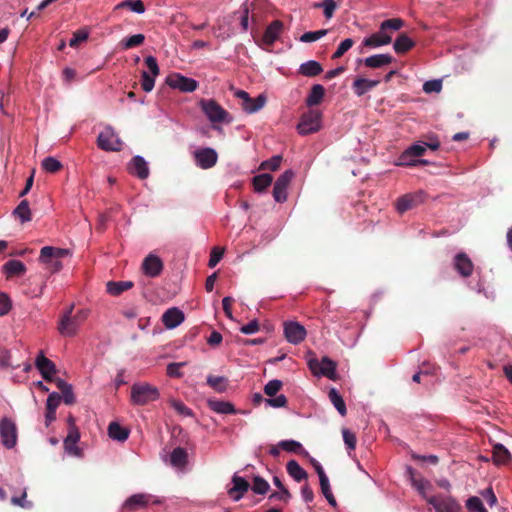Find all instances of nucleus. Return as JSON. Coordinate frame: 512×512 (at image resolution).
Listing matches in <instances>:
<instances>
[{"label":"nucleus","mask_w":512,"mask_h":512,"mask_svg":"<svg viewBox=\"0 0 512 512\" xmlns=\"http://www.w3.org/2000/svg\"><path fill=\"white\" fill-rule=\"evenodd\" d=\"M70 256L68 249L45 246L40 250L38 262L50 273L59 272L63 268V260Z\"/></svg>","instance_id":"obj_1"},{"label":"nucleus","mask_w":512,"mask_h":512,"mask_svg":"<svg viewBox=\"0 0 512 512\" xmlns=\"http://www.w3.org/2000/svg\"><path fill=\"white\" fill-rule=\"evenodd\" d=\"M74 305H71L60 317L58 331L64 337L74 336L80 325L88 318L89 311L78 310L73 314Z\"/></svg>","instance_id":"obj_2"},{"label":"nucleus","mask_w":512,"mask_h":512,"mask_svg":"<svg viewBox=\"0 0 512 512\" xmlns=\"http://www.w3.org/2000/svg\"><path fill=\"white\" fill-rule=\"evenodd\" d=\"M159 397V389L147 382L134 383L131 387L130 402L132 405H148L157 401Z\"/></svg>","instance_id":"obj_3"},{"label":"nucleus","mask_w":512,"mask_h":512,"mask_svg":"<svg viewBox=\"0 0 512 512\" xmlns=\"http://www.w3.org/2000/svg\"><path fill=\"white\" fill-rule=\"evenodd\" d=\"M199 106L211 123H230L232 117L214 99H201Z\"/></svg>","instance_id":"obj_4"},{"label":"nucleus","mask_w":512,"mask_h":512,"mask_svg":"<svg viewBox=\"0 0 512 512\" xmlns=\"http://www.w3.org/2000/svg\"><path fill=\"white\" fill-rule=\"evenodd\" d=\"M321 117V112L314 109L304 113L297 126L299 134L308 135L317 132L321 128Z\"/></svg>","instance_id":"obj_5"},{"label":"nucleus","mask_w":512,"mask_h":512,"mask_svg":"<svg viewBox=\"0 0 512 512\" xmlns=\"http://www.w3.org/2000/svg\"><path fill=\"white\" fill-rule=\"evenodd\" d=\"M308 366L314 375L325 376L331 380L336 379V362L327 356L322 357L321 361L316 358L310 359Z\"/></svg>","instance_id":"obj_6"},{"label":"nucleus","mask_w":512,"mask_h":512,"mask_svg":"<svg viewBox=\"0 0 512 512\" xmlns=\"http://www.w3.org/2000/svg\"><path fill=\"white\" fill-rule=\"evenodd\" d=\"M34 367L40 372L46 382H55L58 379L56 377L57 368L53 361L48 359L42 350H40L34 359Z\"/></svg>","instance_id":"obj_7"},{"label":"nucleus","mask_w":512,"mask_h":512,"mask_svg":"<svg viewBox=\"0 0 512 512\" xmlns=\"http://www.w3.org/2000/svg\"><path fill=\"white\" fill-rule=\"evenodd\" d=\"M97 145L105 151H120L122 141L112 127L108 126L101 131L97 138Z\"/></svg>","instance_id":"obj_8"},{"label":"nucleus","mask_w":512,"mask_h":512,"mask_svg":"<svg viewBox=\"0 0 512 512\" xmlns=\"http://www.w3.org/2000/svg\"><path fill=\"white\" fill-rule=\"evenodd\" d=\"M426 501L434 507L436 512H462L460 504L451 496L442 494L429 496Z\"/></svg>","instance_id":"obj_9"},{"label":"nucleus","mask_w":512,"mask_h":512,"mask_svg":"<svg viewBox=\"0 0 512 512\" xmlns=\"http://www.w3.org/2000/svg\"><path fill=\"white\" fill-rule=\"evenodd\" d=\"M9 489L12 493L11 503L14 506H19L22 508L29 506V502L26 500L28 488L24 485L22 475L15 476L14 483L9 485Z\"/></svg>","instance_id":"obj_10"},{"label":"nucleus","mask_w":512,"mask_h":512,"mask_svg":"<svg viewBox=\"0 0 512 512\" xmlns=\"http://www.w3.org/2000/svg\"><path fill=\"white\" fill-rule=\"evenodd\" d=\"M424 199L425 193L423 191L408 193L399 197L396 200L395 208L400 214H403L406 211L417 207L420 203L424 201Z\"/></svg>","instance_id":"obj_11"},{"label":"nucleus","mask_w":512,"mask_h":512,"mask_svg":"<svg viewBox=\"0 0 512 512\" xmlns=\"http://www.w3.org/2000/svg\"><path fill=\"white\" fill-rule=\"evenodd\" d=\"M294 177L292 170H286L276 180L273 187V197L276 202L283 203L287 200V188Z\"/></svg>","instance_id":"obj_12"},{"label":"nucleus","mask_w":512,"mask_h":512,"mask_svg":"<svg viewBox=\"0 0 512 512\" xmlns=\"http://www.w3.org/2000/svg\"><path fill=\"white\" fill-rule=\"evenodd\" d=\"M0 437L1 443L7 449H11L16 445L17 432L13 421L8 418H3L0 421Z\"/></svg>","instance_id":"obj_13"},{"label":"nucleus","mask_w":512,"mask_h":512,"mask_svg":"<svg viewBox=\"0 0 512 512\" xmlns=\"http://www.w3.org/2000/svg\"><path fill=\"white\" fill-rule=\"evenodd\" d=\"M166 83L171 88L178 89L181 92H193L198 87V82L196 80L185 77L179 73L167 77Z\"/></svg>","instance_id":"obj_14"},{"label":"nucleus","mask_w":512,"mask_h":512,"mask_svg":"<svg viewBox=\"0 0 512 512\" xmlns=\"http://www.w3.org/2000/svg\"><path fill=\"white\" fill-rule=\"evenodd\" d=\"M284 335L286 340L291 344H299L306 337V329L298 322H285Z\"/></svg>","instance_id":"obj_15"},{"label":"nucleus","mask_w":512,"mask_h":512,"mask_svg":"<svg viewBox=\"0 0 512 512\" xmlns=\"http://www.w3.org/2000/svg\"><path fill=\"white\" fill-rule=\"evenodd\" d=\"M194 158L197 166L209 169L217 163L218 155L212 148H202L195 151Z\"/></svg>","instance_id":"obj_16"},{"label":"nucleus","mask_w":512,"mask_h":512,"mask_svg":"<svg viewBox=\"0 0 512 512\" xmlns=\"http://www.w3.org/2000/svg\"><path fill=\"white\" fill-rule=\"evenodd\" d=\"M163 267L162 260L154 254L146 256L141 266L143 273L152 278L159 276L163 271Z\"/></svg>","instance_id":"obj_17"},{"label":"nucleus","mask_w":512,"mask_h":512,"mask_svg":"<svg viewBox=\"0 0 512 512\" xmlns=\"http://www.w3.org/2000/svg\"><path fill=\"white\" fill-rule=\"evenodd\" d=\"M426 148L424 144H413L408 147L399 157L398 165L401 166H414L417 164L416 161L413 160L414 157H419L424 154Z\"/></svg>","instance_id":"obj_18"},{"label":"nucleus","mask_w":512,"mask_h":512,"mask_svg":"<svg viewBox=\"0 0 512 512\" xmlns=\"http://www.w3.org/2000/svg\"><path fill=\"white\" fill-rule=\"evenodd\" d=\"M152 496L149 494H134L130 496L122 506V512H134L137 509L145 508L151 501Z\"/></svg>","instance_id":"obj_19"},{"label":"nucleus","mask_w":512,"mask_h":512,"mask_svg":"<svg viewBox=\"0 0 512 512\" xmlns=\"http://www.w3.org/2000/svg\"><path fill=\"white\" fill-rule=\"evenodd\" d=\"M283 28L284 24L282 21H272L264 31L262 42L267 46L273 45L275 41L279 38L280 34L282 33Z\"/></svg>","instance_id":"obj_20"},{"label":"nucleus","mask_w":512,"mask_h":512,"mask_svg":"<svg viewBox=\"0 0 512 512\" xmlns=\"http://www.w3.org/2000/svg\"><path fill=\"white\" fill-rule=\"evenodd\" d=\"M80 440V431L78 428L69 429L67 436L64 439V448L66 452L70 455L80 456L81 450L77 446L78 441Z\"/></svg>","instance_id":"obj_21"},{"label":"nucleus","mask_w":512,"mask_h":512,"mask_svg":"<svg viewBox=\"0 0 512 512\" xmlns=\"http://www.w3.org/2000/svg\"><path fill=\"white\" fill-rule=\"evenodd\" d=\"M184 321V314L176 307L169 308L162 315V322L166 328L172 329Z\"/></svg>","instance_id":"obj_22"},{"label":"nucleus","mask_w":512,"mask_h":512,"mask_svg":"<svg viewBox=\"0 0 512 512\" xmlns=\"http://www.w3.org/2000/svg\"><path fill=\"white\" fill-rule=\"evenodd\" d=\"M232 483L233 487L229 489L228 494L234 501H239L248 491L250 485L243 477L238 475L233 476Z\"/></svg>","instance_id":"obj_23"},{"label":"nucleus","mask_w":512,"mask_h":512,"mask_svg":"<svg viewBox=\"0 0 512 512\" xmlns=\"http://www.w3.org/2000/svg\"><path fill=\"white\" fill-rule=\"evenodd\" d=\"M129 172L140 179L149 176V168L145 159L141 156H134L129 164Z\"/></svg>","instance_id":"obj_24"},{"label":"nucleus","mask_w":512,"mask_h":512,"mask_svg":"<svg viewBox=\"0 0 512 512\" xmlns=\"http://www.w3.org/2000/svg\"><path fill=\"white\" fill-rule=\"evenodd\" d=\"M454 267L463 277H469L473 272V263L465 253L455 256Z\"/></svg>","instance_id":"obj_25"},{"label":"nucleus","mask_w":512,"mask_h":512,"mask_svg":"<svg viewBox=\"0 0 512 512\" xmlns=\"http://www.w3.org/2000/svg\"><path fill=\"white\" fill-rule=\"evenodd\" d=\"M379 80H369L366 78H356L352 84V89L355 95L358 97L363 96L368 91L372 90L373 88L377 87L379 85Z\"/></svg>","instance_id":"obj_26"},{"label":"nucleus","mask_w":512,"mask_h":512,"mask_svg":"<svg viewBox=\"0 0 512 512\" xmlns=\"http://www.w3.org/2000/svg\"><path fill=\"white\" fill-rule=\"evenodd\" d=\"M394 61V58L389 54H376L369 56L363 60V63L368 68H381L389 65Z\"/></svg>","instance_id":"obj_27"},{"label":"nucleus","mask_w":512,"mask_h":512,"mask_svg":"<svg viewBox=\"0 0 512 512\" xmlns=\"http://www.w3.org/2000/svg\"><path fill=\"white\" fill-rule=\"evenodd\" d=\"M392 38L390 35L383 31L372 34L363 41L365 47L375 48L391 43Z\"/></svg>","instance_id":"obj_28"},{"label":"nucleus","mask_w":512,"mask_h":512,"mask_svg":"<svg viewBox=\"0 0 512 512\" xmlns=\"http://www.w3.org/2000/svg\"><path fill=\"white\" fill-rule=\"evenodd\" d=\"M492 458L496 465H506L511 461V454L504 445L498 443L493 446Z\"/></svg>","instance_id":"obj_29"},{"label":"nucleus","mask_w":512,"mask_h":512,"mask_svg":"<svg viewBox=\"0 0 512 512\" xmlns=\"http://www.w3.org/2000/svg\"><path fill=\"white\" fill-rule=\"evenodd\" d=\"M323 68L321 64L315 60H309L305 63H302L299 67L298 72L306 77H315L321 74Z\"/></svg>","instance_id":"obj_30"},{"label":"nucleus","mask_w":512,"mask_h":512,"mask_svg":"<svg viewBox=\"0 0 512 512\" xmlns=\"http://www.w3.org/2000/svg\"><path fill=\"white\" fill-rule=\"evenodd\" d=\"M415 46V42L405 33L398 35L394 41L393 48L397 54H404Z\"/></svg>","instance_id":"obj_31"},{"label":"nucleus","mask_w":512,"mask_h":512,"mask_svg":"<svg viewBox=\"0 0 512 512\" xmlns=\"http://www.w3.org/2000/svg\"><path fill=\"white\" fill-rule=\"evenodd\" d=\"M287 473L296 481L301 482L308 478L307 472L296 460H290L286 465Z\"/></svg>","instance_id":"obj_32"},{"label":"nucleus","mask_w":512,"mask_h":512,"mask_svg":"<svg viewBox=\"0 0 512 512\" xmlns=\"http://www.w3.org/2000/svg\"><path fill=\"white\" fill-rule=\"evenodd\" d=\"M132 281H109L106 283V291L112 296H119L124 291L133 287Z\"/></svg>","instance_id":"obj_33"},{"label":"nucleus","mask_w":512,"mask_h":512,"mask_svg":"<svg viewBox=\"0 0 512 512\" xmlns=\"http://www.w3.org/2000/svg\"><path fill=\"white\" fill-rule=\"evenodd\" d=\"M129 433L127 428L122 427L117 422H111L108 426V435L113 440L123 442L129 437Z\"/></svg>","instance_id":"obj_34"},{"label":"nucleus","mask_w":512,"mask_h":512,"mask_svg":"<svg viewBox=\"0 0 512 512\" xmlns=\"http://www.w3.org/2000/svg\"><path fill=\"white\" fill-rule=\"evenodd\" d=\"M170 462L174 467L184 468L188 462V453L186 449L177 447L170 454Z\"/></svg>","instance_id":"obj_35"},{"label":"nucleus","mask_w":512,"mask_h":512,"mask_svg":"<svg viewBox=\"0 0 512 512\" xmlns=\"http://www.w3.org/2000/svg\"><path fill=\"white\" fill-rule=\"evenodd\" d=\"M325 95V88L320 84L312 86L310 93L306 98V104L309 107L316 106L321 103Z\"/></svg>","instance_id":"obj_36"},{"label":"nucleus","mask_w":512,"mask_h":512,"mask_svg":"<svg viewBox=\"0 0 512 512\" xmlns=\"http://www.w3.org/2000/svg\"><path fill=\"white\" fill-rule=\"evenodd\" d=\"M12 215L15 221H19L21 223L29 221L31 216L29 202L27 200H22L13 210Z\"/></svg>","instance_id":"obj_37"},{"label":"nucleus","mask_w":512,"mask_h":512,"mask_svg":"<svg viewBox=\"0 0 512 512\" xmlns=\"http://www.w3.org/2000/svg\"><path fill=\"white\" fill-rule=\"evenodd\" d=\"M209 408L220 414H235L236 410L234 408V405L227 401H220V400H209L208 401Z\"/></svg>","instance_id":"obj_38"},{"label":"nucleus","mask_w":512,"mask_h":512,"mask_svg":"<svg viewBox=\"0 0 512 512\" xmlns=\"http://www.w3.org/2000/svg\"><path fill=\"white\" fill-rule=\"evenodd\" d=\"M3 270L8 277L20 276L25 273L26 267L19 260H9L4 264Z\"/></svg>","instance_id":"obj_39"},{"label":"nucleus","mask_w":512,"mask_h":512,"mask_svg":"<svg viewBox=\"0 0 512 512\" xmlns=\"http://www.w3.org/2000/svg\"><path fill=\"white\" fill-rule=\"evenodd\" d=\"M56 386L61 391L65 404L71 405L75 403V395L70 384L66 383L62 379H57Z\"/></svg>","instance_id":"obj_40"},{"label":"nucleus","mask_w":512,"mask_h":512,"mask_svg":"<svg viewBox=\"0 0 512 512\" xmlns=\"http://www.w3.org/2000/svg\"><path fill=\"white\" fill-rule=\"evenodd\" d=\"M329 400L337 409L341 416H345L347 414L346 404L342 398V396L338 393L335 388L330 389L328 393Z\"/></svg>","instance_id":"obj_41"},{"label":"nucleus","mask_w":512,"mask_h":512,"mask_svg":"<svg viewBox=\"0 0 512 512\" xmlns=\"http://www.w3.org/2000/svg\"><path fill=\"white\" fill-rule=\"evenodd\" d=\"M124 8H128L131 11H133L135 13H139V14H142L145 12V6H144V3L142 0H124L120 3H118L114 7V11L124 9Z\"/></svg>","instance_id":"obj_42"},{"label":"nucleus","mask_w":512,"mask_h":512,"mask_svg":"<svg viewBox=\"0 0 512 512\" xmlns=\"http://www.w3.org/2000/svg\"><path fill=\"white\" fill-rule=\"evenodd\" d=\"M207 384L218 393H223L227 390L228 379L223 376L209 375L207 377Z\"/></svg>","instance_id":"obj_43"},{"label":"nucleus","mask_w":512,"mask_h":512,"mask_svg":"<svg viewBox=\"0 0 512 512\" xmlns=\"http://www.w3.org/2000/svg\"><path fill=\"white\" fill-rule=\"evenodd\" d=\"M273 177L270 174L263 173L253 178V186L256 192H263L271 185Z\"/></svg>","instance_id":"obj_44"},{"label":"nucleus","mask_w":512,"mask_h":512,"mask_svg":"<svg viewBox=\"0 0 512 512\" xmlns=\"http://www.w3.org/2000/svg\"><path fill=\"white\" fill-rule=\"evenodd\" d=\"M266 103V97L263 94L258 95L256 98L250 97V102L243 105L242 108L247 113H255L264 107Z\"/></svg>","instance_id":"obj_45"},{"label":"nucleus","mask_w":512,"mask_h":512,"mask_svg":"<svg viewBox=\"0 0 512 512\" xmlns=\"http://www.w3.org/2000/svg\"><path fill=\"white\" fill-rule=\"evenodd\" d=\"M279 447L287 452L304 453L308 455V452L303 449L301 443L295 440H282L279 442Z\"/></svg>","instance_id":"obj_46"},{"label":"nucleus","mask_w":512,"mask_h":512,"mask_svg":"<svg viewBox=\"0 0 512 512\" xmlns=\"http://www.w3.org/2000/svg\"><path fill=\"white\" fill-rule=\"evenodd\" d=\"M42 169L48 173H56L62 169V164L54 157H46L41 162Z\"/></svg>","instance_id":"obj_47"},{"label":"nucleus","mask_w":512,"mask_h":512,"mask_svg":"<svg viewBox=\"0 0 512 512\" xmlns=\"http://www.w3.org/2000/svg\"><path fill=\"white\" fill-rule=\"evenodd\" d=\"M145 36L143 34H135L121 41L123 49H131L143 44Z\"/></svg>","instance_id":"obj_48"},{"label":"nucleus","mask_w":512,"mask_h":512,"mask_svg":"<svg viewBox=\"0 0 512 512\" xmlns=\"http://www.w3.org/2000/svg\"><path fill=\"white\" fill-rule=\"evenodd\" d=\"M269 487L270 486L268 482L264 478L260 476H255L253 478L252 490L254 493L261 495L266 494L269 490Z\"/></svg>","instance_id":"obj_49"},{"label":"nucleus","mask_w":512,"mask_h":512,"mask_svg":"<svg viewBox=\"0 0 512 512\" xmlns=\"http://www.w3.org/2000/svg\"><path fill=\"white\" fill-rule=\"evenodd\" d=\"M328 33L327 29L317 30V31H309L300 37V41L304 43H310L315 42L319 39H321L323 36H325Z\"/></svg>","instance_id":"obj_50"},{"label":"nucleus","mask_w":512,"mask_h":512,"mask_svg":"<svg viewBox=\"0 0 512 512\" xmlns=\"http://www.w3.org/2000/svg\"><path fill=\"white\" fill-rule=\"evenodd\" d=\"M466 507L469 512H487L481 499L477 496H472L466 501Z\"/></svg>","instance_id":"obj_51"},{"label":"nucleus","mask_w":512,"mask_h":512,"mask_svg":"<svg viewBox=\"0 0 512 512\" xmlns=\"http://www.w3.org/2000/svg\"><path fill=\"white\" fill-rule=\"evenodd\" d=\"M342 436H343L344 443L347 446V449L349 450V452L355 450L356 443H357L355 433L350 431L347 428H343Z\"/></svg>","instance_id":"obj_52"},{"label":"nucleus","mask_w":512,"mask_h":512,"mask_svg":"<svg viewBox=\"0 0 512 512\" xmlns=\"http://www.w3.org/2000/svg\"><path fill=\"white\" fill-rule=\"evenodd\" d=\"M282 156L275 155L271 157L270 159L263 161L260 165L261 170H270V171H276L281 164Z\"/></svg>","instance_id":"obj_53"},{"label":"nucleus","mask_w":512,"mask_h":512,"mask_svg":"<svg viewBox=\"0 0 512 512\" xmlns=\"http://www.w3.org/2000/svg\"><path fill=\"white\" fill-rule=\"evenodd\" d=\"M354 44V41L351 38H347L343 40L336 51L332 55V59H338L342 57Z\"/></svg>","instance_id":"obj_54"},{"label":"nucleus","mask_w":512,"mask_h":512,"mask_svg":"<svg viewBox=\"0 0 512 512\" xmlns=\"http://www.w3.org/2000/svg\"><path fill=\"white\" fill-rule=\"evenodd\" d=\"M186 363L185 362H173V363H169L167 365V369H166V372H167V375L169 377H173V378H180L182 377L183 373L180 371V369L185 366Z\"/></svg>","instance_id":"obj_55"},{"label":"nucleus","mask_w":512,"mask_h":512,"mask_svg":"<svg viewBox=\"0 0 512 512\" xmlns=\"http://www.w3.org/2000/svg\"><path fill=\"white\" fill-rule=\"evenodd\" d=\"M282 385H283V383L280 380H277V379L270 380L264 387V393L267 396L272 397L279 392V390L282 388Z\"/></svg>","instance_id":"obj_56"},{"label":"nucleus","mask_w":512,"mask_h":512,"mask_svg":"<svg viewBox=\"0 0 512 512\" xmlns=\"http://www.w3.org/2000/svg\"><path fill=\"white\" fill-rule=\"evenodd\" d=\"M153 75H150L147 71L141 73V86L145 92H150L154 88L155 80Z\"/></svg>","instance_id":"obj_57"},{"label":"nucleus","mask_w":512,"mask_h":512,"mask_svg":"<svg viewBox=\"0 0 512 512\" xmlns=\"http://www.w3.org/2000/svg\"><path fill=\"white\" fill-rule=\"evenodd\" d=\"M404 22L399 18H393L385 20L381 23L380 30L385 31L387 29L399 30L403 27Z\"/></svg>","instance_id":"obj_58"},{"label":"nucleus","mask_w":512,"mask_h":512,"mask_svg":"<svg viewBox=\"0 0 512 512\" xmlns=\"http://www.w3.org/2000/svg\"><path fill=\"white\" fill-rule=\"evenodd\" d=\"M316 7H323L325 17L330 19L337 8V4L334 0H324L323 3L316 4Z\"/></svg>","instance_id":"obj_59"},{"label":"nucleus","mask_w":512,"mask_h":512,"mask_svg":"<svg viewBox=\"0 0 512 512\" xmlns=\"http://www.w3.org/2000/svg\"><path fill=\"white\" fill-rule=\"evenodd\" d=\"M171 406L177 411L180 415L183 416H193V411L187 407L183 402L178 400H172Z\"/></svg>","instance_id":"obj_60"},{"label":"nucleus","mask_w":512,"mask_h":512,"mask_svg":"<svg viewBox=\"0 0 512 512\" xmlns=\"http://www.w3.org/2000/svg\"><path fill=\"white\" fill-rule=\"evenodd\" d=\"M223 254H224V250L223 249H221L219 247H214L212 249V251H211V254H210V259H209V262H208V266L210 268L215 267L220 262V260L222 259Z\"/></svg>","instance_id":"obj_61"},{"label":"nucleus","mask_w":512,"mask_h":512,"mask_svg":"<svg viewBox=\"0 0 512 512\" xmlns=\"http://www.w3.org/2000/svg\"><path fill=\"white\" fill-rule=\"evenodd\" d=\"M12 307L11 300L7 294L0 292V317L6 315Z\"/></svg>","instance_id":"obj_62"},{"label":"nucleus","mask_w":512,"mask_h":512,"mask_svg":"<svg viewBox=\"0 0 512 512\" xmlns=\"http://www.w3.org/2000/svg\"><path fill=\"white\" fill-rule=\"evenodd\" d=\"M61 401V396L53 392L47 398L46 410H56Z\"/></svg>","instance_id":"obj_63"},{"label":"nucleus","mask_w":512,"mask_h":512,"mask_svg":"<svg viewBox=\"0 0 512 512\" xmlns=\"http://www.w3.org/2000/svg\"><path fill=\"white\" fill-rule=\"evenodd\" d=\"M145 63L147 65V68L149 70V72L151 73V75L153 76H157L159 75V66H158V63H157V60L155 57L153 56H147L145 58Z\"/></svg>","instance_id":"obj_64"}]
</instances>
